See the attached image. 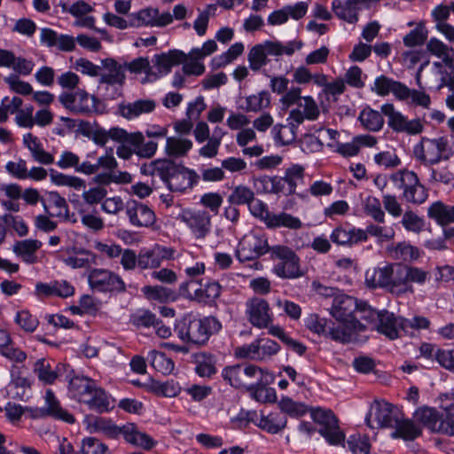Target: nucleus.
Instances as JSON below:
<instances>
[{"mask_svg": "<svg viewBox=\"0 0 454 454\" xmlns=\"http://www.w3.org/2000/svg\"><path fill=\"white\" fill-rule=\"evenodd\" d=\"M239 204H247L251 214L262 220L266 226L268 225L270 219L272 217V213L269 211L267 205L262 200H236Z\"/></svg>", "mask_w": 454, "mask_h": 454, "instance_id": "nucleus-60", "label": "nucleus"}, {"mask_svg": "<svg viewBox=\"0 0 454 454\" xmlns=\"http://www.w3.org/2000/svg\"><path fill=\"white\" fill-rule=\"evenodd\" d=\"M192 147V142L190 139L170 137L166 141V153L169 156H184Z\"/></svg>", "mask_w": 454, "mask_h": 454, "instance_id": "nucleus-52", "label": "nucleus"}, {"mask_svg": "<svg viewBox=\"0 0 454 454\" xmlns=\"http://www.w3.org/2000/svg\"><path fill=\"white\" fill-rule=\"evenodd\" d=\"M177 219L184 223L197 239L205 238L210 231V217L204 211L182 209Z\"/></svg>", "mask_w": 454, "mask_h": 454, "instance_id": "nucleus-15", "label": "nucleus"}, {"mask_svg": "<svg viewBox=\"0 0 454 454\" xmlns=\"http://www.w3.org/2000/svg\"><path fill=\"white\" fill-rule=\"evenodd\" d=\"M11 114H15L14 121L20 128L32 129L35 108L32 105H23L22 98L13 97L8 107Z\"/></svg>", "mask_w": 454, "mask_h": 454, "instance_id": "nucleus-26", "label": "nucleus"}, {"mask_svg": "<svg viewBox=\"0 0 454 454\" xmlns=\"http://www.w3.org/2000/svg\"><path fill=\"white\" fill-rule=\"evenodd\" d=\"M401 411L389 403L375 401L366 416L367 425L372 427H390L393 428L397 423Z\"/></svg>", "mask_w": 454, "mask_h": 454, "instance_id": "nucleus-8", "label": "nucleus"}, {"mask_svg": "<svg viewBox=\"0 0 454 454\" xmlns=\"http://www.w3.org/2000/svg\"><path fill=\"white\" fill-rule=\"evenodd\" d=\"M381 112H378L370 107L364 108L359 114V121L364 129L377 132L380 131L384 125V119Z\"/></svg>", "mask_w": 454, "mask_h": 454, "instance_id": "nucleus-49", "label": "nucleus"}, {"mask_svg": "<svg viewBox=\"0 0 454 454\" xmlns=\"http://www.w3.org/2000/svg\"><path fill=\"white\" fill-rule=\"evenodd\" d=\"M2 195L9 199H38L39 193L35 189H26L22 192L21 187L16 184H4L0 187Z\"/></svg>", "mask_w": 454, "mask_h": 454, "instance_id": "nucleus-57", "label": "nucleus"}, {"mask_svg": "<svg viewBox=\"0 0 454 454\" xmlns=\"http://www.w3.org/2000/svg\"><path fill=\"white\" fill-rule=\"evenodd\" d=\"M278 406L284 414L291 417H300L309 411V408L302 403L294 402L290 397H283L278 403Z\"/></svg>", "mask_w": 454, "mask_h": 454, "instance_id": "nucleus-61", "label": "nucleus"}, {"mask_svg": "<svg viewBox=\"0 0 454 454\" xmlns=\"http://www.w3.org/2000/svg\"><path fill=\"white\" fill-rule=\"evenodd\" d=\"M312 419L320 426L317 432L331 445L343 444L345 434L340 430L338 419L331 410L311 408L309 410Z\"/></svg>", "mask_w": 454, "mask_h": 454, "instance_id": "nucleus-3", "label": "nucleus"}, {"mask_svg": "<svg viewBox=\"0 0 454 454\" xmlns=\"http://www.w3.org/2000/svg\"><path fill=\"white\" fill-rule=\"evenodd\" d=\"M299 125H294V121H288V124H276L272 129V133L277 143L285 145H289L295 139V129Z\"/></svg>", "mask_w": 454, "mask_h": 454, "instance_id": "nucleus-53", "label": "nucleus"}, {"mask_svg": "<svg viewBox=\"0 0 454 454\" xmlns=\"http://www.w3.org/2000/svg\"><path fill=\"white\" fill-rule=\"evenodd\" d=\"M263 380H260L254 385L249 393L251 396L261 403H274L277 400V394L274 388L268 387L269 385L272 381V375L268 373L266 376L262 378Z\"/></svg>", "mask_w": 454, "mask_h": 454, "instance_id": "nucleus-41", "label": "nucleus"}, {"mask_svg": "<svg viewBox=\"0 0 454 454\" xmlns=\"http://www.w3.org/2000/svg\"><path fill=\"white\" fill-rule=\"evenodd\" d=\"M347 442L353 454H370L371 444L366 435L353 434L349 436Z\"/></svg>", "mask_w": 454, "mask_h": 454, "instance_id": "nucleus-64", "label": "nucleus"}, {"mask_svg": "<svg viewBox=\"0 0 454 454\" xmlns=\"http://www.w3.org/2000/svg\"><path fill=\"white\" fill-rule=\"evenodd\" d=\"M108 447L94 437H87L82 441L79 454H106Z\"/></svg>", "mask_w": 454, "mask_h": 454, "instance_id": "nucleus-63", "label": "nucleus"}, {"mask_svg": "<svg viewBox=\"0 0 454 454\" xmlns=\"http://www.w3.org/2000/svg\"><path fill=\"white\" fill-rule=\"evenodd\" d=\"M202 280L203 279L200 281L201 287L196 289L194 292V300L204 303L215 301L221 294V286L215 281H207L202 284Z\"/></svg>", "mask_w": 454, "mask_h": 454, "instance_id": "nucleus-47", "label": "nucleus"}, {"mask_svg": "<svg viewBox=\"0 0 454 454\" xmlns=\"http://www.w3.org/2000/svg\"><path fill=\"white\" fill-rule=\"evenodd\" d=\"M187 54L180 50H170L168 52L157 54L153 62L160 74H168L172 67L182 64L187 59Z\"/></svg>", "mask_w": 454, "mask_h": 454, "instance_id": "nucleus-30", "label": "nucleus"}, {"mask_svg": "<svg viewBox=\"0 0 454 454\" xmlns=\"http://www.w3.org/2000/svg\"><path fill=\"white\" fill-rule=\"evenodd\" d=\"M23 144L35 161L43 165H50L54 162L53 155L43 149L38 137L32 133H27L23 136Z\"/></svg>", "mask_w": 454, "mask_h": 454, "instance_id": "nucleus-33", "label": "nucleus"}, {"mask_svg": "<svg viewBox=\"0 0 454 454\" xmlns=\"http://www.w3.org/2000/svg\"><path fill=\"white\" fill-rule=\"evenodd\" d=\"M59 102L68 110L76 114L90 113L95 107V98L84 90L75 92H63L59 97Z\"/></svg>", "mask_w": 454, "mask_h": 454, "instance_id": "nucleus-14", "label": "nucleus"}, {"mask_svg": "<svg viewBox=\"0 0 454 454\" xmlns=\"http://www.w3.org/2000/svg\"><path fill=\"white\" fill-rule=\"evenodd\" d=\"M332 10L340 20L354 24L358 21V13L364 10L357 0H333Z\"/></svg>", "mask_w": 454, "mask_h": 454, "instance_id": "nucleus-28", "label": "nucleus"}, {"mask_svg": "<svg viewBox=\"0 0 454 454\" xmlns=\"http://www.w3.org/2000/svg\"><path fill=\"white\" fill-rule=\"evenodd\" d=\"M62 262L73 269L86 268L97 263V255L85 250H74V254L62 258Z\"/></svg>", "mask_w": 454, "mask_h": 454, "instance_id": "nucleus-44", "label": "nucleus"}, {"mask_svg": "<svg viewBox=\"0 0 454 454\" xmlns=\"http://www.w3.org/2000/svg\"><path fill=\"white\" fill-rule=\"evenodd\" d=\"M246 315L248 321L257 328H267L272 322L269 303L259 297H253L246 302Z\"/></svg>", "mask_w": 454, "mask_h": 454, "instance_id": "nucleus-13", "label": "nucleus"}, {"mask_svg": "<svg viewBox=\"0 0 454 454\" xmlns=\"http://www.w3.org/2000/svg\"><path fill=\"white\" fill-rule=\"evenodd\" d=\"M428 215L430 218L434 219L438 224L445 226L454 223V206L449 207L437 200L428 208Z\"/></svg>", "mask_w": 454, "mask_h": 454, "instance_id": "nucleus-45", "label": "nucleus"}, {"mask_svg": "<svg viewBox=\"0 0 454 454\" xmlns=\"http://www.w3.org/2000/svg\"><path fill=\"white\" fill-rule=\"evenodd\" d=\"M83 403L89 409L102 413L110 409V396L107 395L103 388L96 385Z\"/></svg>", "mask_w": 454, "mask_h": 454, "instance_id": "nucleus-43", "label": "nucleus"}, {"mask_svg": "<svg viewBox=\"0 0 454 454\" xmlns=\"http://www.w3.org/2000/svg\"><path fill=\"white\" fill-rule=\"evenodd\" d=\"M268 251V242L264 238L247 234L239 241L236 255L240 262H247L254 260Z\"/></svg>", "mask_w": 454, "mask_h": 454, "instance_id": "nucleus-10", "label": "nucleus"}, {"mask_svg": "<svg viewBox=\"0 0 454 454\" xmlns=\"http://www.w3.org/2000/svg\"><path fill=\"white\" fill-rule=\"evenodd\" d=\"M331 240L339 246L352 247L360 242L367 240L366 232L362 229L355 227L346 229L342 226L335 228L331 236Z\"/></svg>", "mask_w": 454, "mask_h": 454, "instance_id": "nucleus-27", "label": "nucleus"}, {"mask_svg": "<svg viewBox=\"0 0 454 454\" xmlns=\"http://www.w3.org/2000/svg\"><path fill=\"white\" fill-rule=\"evenodd\" d=\"M42 247L38 239H24L15 242L12 247L13 253L27 264H34L38 262L37 250Z\"/></svg>", "mask_w": 454, "mask_h": 454, "instance_id": "nucleus-32", "label": "nucleus"}, {"mask_svg": "<svg viewBox=\"0 0 454 454\" xmlns=\"http://www.w3.org/2000/svg\"><path fill=\"white\" fill-rule=\"evenodd\" d=\"M173 168L172 160L168 159H159L144 164L141 167V172L145 175H158L161 179L166 176L168 171Z\"/></svg>", "mask_w": 454, "mask_h": 454, "instance_id": "nucleus-58", "label": "nucleus"}, {"mask_svg": "<svg viewBox=\"0 0 454 454\" xmlns=\"http://www.w3.org/2000/svg\"><path fill=\"white\" fill-rule=\"evenodd\" d=\"M48 216L58 217L62 220L76 222L74 214L70 215L66 200H42Z\"/></svg>", "mask_w": 454, "mask_h": 454, "instance_id": "nucleus-48", "label": "nucleus"}, {"mask_svg": "<svg viewBox=\"0 0 454 454\" xmlns=\"http://www.w3.org/2000/svg\"><path fill=\"white\" fill-rule=\"evenodd\" d=\"M147 359L151 365L163 375L170 374L175 368V364L172 359L162 352L152 350L149 352Z\"/></svg>", "mask_w": 454, "mask_h": 454, "instance_id": "nucleus-51", "label": "nucleus"}, {"mask_svg": "<svg viewBox=\"0 0 454 454\" xmlns=\"http://www.w3.org/2000/svg\"><path fill=\"white\" fill-rule=\"evenodd\" d=\"M380 110L382 114L387 117L388 127L395 132L415 136L424 129V124L420 119L409 120L397 111L393 104H384Z\"/></svg>", "mask_w": 454, "mask_h": 454, "instance_id": "nucleus-7", "label": "nucleus"}, {"mask_svg": "<svg viewBox=\"0 0 454 454\" xmlns=\"http://www.w3.org/2000/svg\"><path fill=\"white\" fill-rule=\"evenodd\" d=\"M126 213L133 225L150 226L154 223L153 211L146 205L137 200H129L126 205Z\"/></svg>", "mask_w": 454, "mask_h": 454, "instance_id": "nucleus-25", "label": "nucleus"}, {"mask_svg": "<svg viewBox=\"0 0 454 454\" xmlns=\"http://www.w3.org/2000/svg\"><path fill=\"white\" fill-rule=\"evenodd\" d=\"M62 365L45 358L38 359L33 366V371L38 380L45 385L53 384L60 375Z\"/></svg>", "mask_w": 454, "mask_h": 454, "instance_id": "nucleus-31", "label": "nucleus"}, {"mask_svg": "<svg viewBox=\"0 0 454 454\" xmlns=\"http://www.w3.org/2000/svg\"><path fill=\"white\" fill-rule=\"evenodd\" d=\"M406 328V322L403 318H397L387 310H381L374 330L384 334L390 340L400 337L401 332Z\"/></svg>", "mask_w": 454, "mask_h": 454, "instance_id": "nucleus-22", "label": "nucleus"}, {"mask_svg": "<svg viewBox=\"0 0 454 454\" xmlns=\"http://www.w3.org/2000/svg\"><path fill=\"white\" fill-rule=\"evenodd\" d=\"M123 437L128 442L146 450L152 449L155 444L150 435L139 431L132 423L123 426Z\"/></svg>", "mask_w": 454, "mask_h": 454, "instance_id": "nucleus-38", "label": "nucleus"}, {"mask_svg": "<svg viewBox=\"0 0 454 454\" xmlns=\"http://www.w3.org/2000/svg\"><path fill=\"white\" fill-rule=\"evenodd\" d=\"M391 264L370 269L365 273V283L369 287L385 288L389 292Z\"/></svg>", "mask_w": 454, "mask_h": 454, "instance_id": "nucleus-36", "label": "nucleus"}, {"mask_svg": "<svg viewBox=\"0 0 454 454\" xmlns=\"http://www.w3.org/2000/svg\"><path fill=\"white\" fill-rule=\"evenodd\" d=\"M391 180L394 185L403 190V195L406 199H414L415 196L427 198L425 188L420 184L417 175L409 170L398 171L392 175Z\"/></svg>", "mask_w": 454, "mask_h": 454, "instance_id": "nucleus-11", "label": "nucleus"}, {"mask_svg": "<svg viewBox=\"0 0 454 454\" xmlns=\"http://www.w3.org/2000/svg\"><path fill=\"white\" fill-rule=\"evenodd\" d=\"M102 64L107 69V73H99V83L108 85L119 84L121 86L126 79L123 67L113 59H106L102 60Z\"/></svg>", "mask_w": 454, "mask_h": 454, "instance_id": "nucleus-34", "label": "nucleus"}, {"mask_svg": "<svg viewBox=\"0 0 454 454\" xmlns=\"http://www.w3.org/2000/svg\"><path fill=\"white\" fill-rule=\"evenodd\" d=\"M287 424V418L282 412H271L268 415L258 414L256 426L269 434H278L282 431Z\"/></svg>", "mask_w": 454, "mask_h": 454, "instance_id": "nucleus-35", "label": "nucleus"}, {"mask_svg": "<svg viewBox=\"0 0 454 454\" xmlns=\"http://www.w3.org/2000/svg\"><path fill=\"white\" fill-rule=\"evenodd\" d=\"M87 280L89 286L99 293L121 294L126 291V285L122 278L107 269H90L87 273Z\"/></svg>", "mask_w": 454, "mask_h": 454, "instance_id": "nucleus-5", "label": "nucleus"}, {"mask_svg": "<svg viewBox=\"0 0 454 454\" xmlns=\"http://www.w3.org/2000/svg\"><path fill=\"white\" fill-rule=\"evenodd\" d=\"M215 5L208 4L204 9H198L199 14L193 22L192 27L199 36L206 35L210 17L215 15Z\"/></svg>", "mask_w": 454, "mask_h": 454, "instance_id": "nucleus-56", "label": "nucleus"}, {"mask_svg": "<svg viewBox=\"0 0 454 454\" xmlns=\"http://www.w3.org/2000/svg\"><path fill=\"white\" fill-rule=\"evenodd\" d=\"M50 178L56 185L69 186L77 191H82L86 188L85 182L82 179L77 176L65 175L53 169H51Z\"/></svg>", "mask_w": 454, "mask_h": 454, "instance_id": "nucleus-54", "label": "nucleus"}, {"mask_svg": "<svg viewBox=\"0 0 454 454\" xmlns=\"http://www.w3.org/2000/svg\"><path fill=\"white\" fill-rule=\"evenodd\" d=\"M303 46L301 41H290L283 43L279 41L267 40L262 43L253 46L247 55L249 67L254 71H259L268 62V56L279 57L282 55L291 56L296 51Z\"/></svg>", "mask_w": 454, "mask_h": 454, "instance_id": "nucleus-1", "label": "nucleus"}, {"mask_svg": "<svg viewBox=\"0 0 454 454\" xmlns=\"http://www.w3.org/2000/svg\"><path fill=\"white\" fill-rule=\"evenodd\" d=\"M372 90L378 96L386 97L392 93L397 99H407L409 88L399 81L386 75L378 76L372 87Z\"/></svg>", "mask_w": 454, "mask_h": 454, "instance_id": "nucleus-21", "label": "nucleus"}, {"mask_svg": "<svg viewBox=\"0 0 454 454\" xmlns=\"http://www.w3.org/2000/svg\"><path fill=\"white\" fill-rule=\"evenodd\" d=\"M268 373L269 372L267 371H264L254 364L243 365L244 388L249 392V390H251L257 382L263 380L262 378Z\"/></svg>", "mask_w": 454, "mask_h": 454, "instance_id": "nucleus-55", "label": "nucleus"}, {"mask_svg": "<svg viewBox=\"0 0 454 454\" xmlns=\"http://www.w3.org/2000/svg\"><path fill=\"white\" fill-rule=\"evenodd\" d=\"M395 430L391 434L393 438H403L407 441H411L417 438L421 434V429L411 419H403L402 413L398 417L397 423L394 427Z\"/></svg>", "mask_w": 454, "mask_h": 454, "instance_id": "nucleus-40", "label": "nucleus"}, {"mask_svg": "<svg viewBox=\"0 0 454 454\" xmlns=\"http://www.w3.org/2000/svg\"><path fill=\"white\" fill-rule=\"evenodd\" d=\"M302 101L299 106L302 107L303 111L298 108L290 111L287 121H294V125L301 124L305 119L315 121L320 114V110L312 97H303Z\"/></svg>", "mask_w": 454, "mask_h": 454, "instance_id": "nucleus-29", "label": "nucleus"}, {"mask_svg": "<svg viewBox=\"0 0 454 454\" xmlns=\"http://www.w3.org/2000/svg\"><path fill=\"white\" fill-rule=\"evenodd\" d=\"M448 139L444 137L437 138L422 137L420 142L413 147V156L417 160L432 165L446 158L448 151Z\"/></svg>", "mask_w": 454, "mask_h": 454, "instance_id": "nucleus-4", "label": "nucleus"}, {"mask_svg": "<svg viewBox=\"0 0 454 454\" xmlns=\"http://www.w3.org/2000/svg\"><path fill=\"white\" fill-rule=\"evenodd\" d=\"M245 103L246 105H240L239 108L247 113H258L270 106V96L268 91L262 90L246 97Z\"/></svg>", "mask_w": 454, "mask_h": 454, "instance_id": "nucleus-46", "label": "nucleus"}, {"mask_svg": "<svg viewBox=\"0 0 454 454\" xmlns=\"http://www.w3.org/2000/svg\"><path fill=\"white\" fill-rule=\"evenodd\" d=\"M257 361L270 359L280 350V346L268 338L257 339Z\"/></svg>", "mask_w": 454, "mask_h": 454, "instance_id": "nucleus-59", "label": "nucleus"}, {"mask_svg": "<svg viewBox=\"0 0 454 454\" xmlns=\"http://www.w3.org/2000/svg\"><path fill=\"white\" fill-rule=\"evenodd\" d=\"M328 337L340 342H350L356 340L358 333L364 332L367 326L359 320L347 322L332 321L330 323Z\"/></svg>", "mask_w": 454, "mask_h": 454, "instance_id": "nucleus-16", "label": "nucleus"}, {"mask_svg": "<svg viewBox=\"0 0 454 454\" xmlns=\"http://www.w3.org/2000/svg\"><path fill=\"white\" fill-rule=\"evenodd\" d=\"M267 227L271 229L284 227L290 230H299L302 227V223L298 217L286 212H280L272 215Z\"/></svg>", "mask_w": 454, "mask_h": 454, "instance_id": "nucleus-50", "label": "nucleus"}, {"mask_svg": "<svg viewBox=\"0 0 454 454\" xmlns=\"http://www.w3.org/2000/svg\"><path fill=\"white\" fill-rule=\"evenodd\" d=\"M433 67L440 77L437 90L447 87L450 91L454 90V59L448 62H434Z\"/></svg>", "mask_w": 454, "mask_h": 454, "instance_id": "nucleus-42", "label": "nucleus"}, {"mask_svg": "<svg viewBox=\"0 0 454 454\" xmlns=\"http://www.w3.org/2000/svg\"><path fill=\"white\" fill-rule=\"evenodd\" d=\"M358 304L356 299L346 294H340L333 300L331 315L336 321L340 322L358 320L356 315Z\"/></svg>", "mask_w": 454, "mask_h": 454, "instance_id": "nucleus-20", "label": "nucleus"}, {"mask_svg": "<svg viewBox=\"0 0 454 454\" xmlns=\"http://www.w3.org/2000/svg\"><path fill=\"white\" fill-rule=\"evenodd\" d=\"M414 418L433 432L442 434L452 432V427L447 423V409L444 414L440 415L434 409L419 408L415 411Z\"/></svg>", "mask_w": 454, "mask_h": 454, "instance_id": "nucleus-17", "label": "nucleus"}, {"mask_svg": "<svg viewBox=\"0 0 454 454\" xmlns=\"http://www.w3.org/2000/svg\"><path fill=\"white\" fill-rule=\"evenodd\" d=\"M222 376L225 381L236 388L244 387L243 382V365L235 364L225 367L222 372Z\"/></svg>", "mask_w": 454, "mask_h": 454, "instance_id": "nucleus-62", "label": "nucleus"}, {"mask_svg": "<svg viewBox=\"0 0 454 454\" xmlns=\"http://www.w3.org/2000/svg\"><path fill=\"white\" fill-rule=\"evenodd\" d=\"M174 250L160 245L151 249H142L138 254L137 266L142 270L156 269L163 260L173 258Z\"/></svg>", "mask_w": 454, "mask_h": 454, "instance_id": "nucleus-19", "label": "nucleus"}, {"mask_svg": "<svg viewBox=\"0 0 454 454\" xmlns=\"http://www.w3.org/2000/svg\"><path fill=\"white\" fill-rule=\"evenodd\" d=\"M146 388L156 395L168 398L177 396L182 390L179 383L174 380L160 381L152 379L146 383Z\"/></svg>", "mask_w": 454, "mask_h": 454, "instance_id": "nucleus-37", "label": "nucleus"}, {"mask_svg": "<svg viewBox=\"0 0 454 454\" xmlns=\"http://www.w3.org/2000/svg\"><path fill=\"white\" fill-rule=\"evenodd\" d=\"M156 102L150 98H141L133 102H122L118 105L117 113L126 120L138 118L154 111Z\"/></svg>", "mask_w": 454, "mask_h": 454, "instance_id": "nucleus-23", "label": "nucleus"}, {"mask_svg": "<svg viewBox=\"0 0 454 454\" xmlns=\"http://www.w3.org/2000/svg\"><path fill=\"white\" fill-rule=\"evenodd\" d=\"M271 255L279 262L274 265L273 272L282 278H296L302 276L299 258L287 247L275 246L270 249Z\"/></svg>", "mask_w": 454, "mask_h": 454, "instance_id": "nucleus-6", "label": "nucleus"}, {"mask_svg": "<svg viewBox=\"0 0 454 454\" xmlns=\"http://www.w3.org/2000/svg\"><path fill=\"white\" fill-rule=\"evenodd\" d=\"M389 292L397 296L414 293L413 286L408 283L406 264H391Z\"/></svg>", "mask_w": 454, "mask_h": 454, "instance_id": "nucleus-24", "label": "nucleus"}, {"mask_svg": "<svg viewBox=\"0 0 454 454\" xmlns=\"http://www.w3.org/2000/svg\"><path fill=\"white\" fill-rule=\"evenodd\" d=\"M96 385L94 380L87 377L74 376L69 380V391L73 397L84 403Z\"/></svg>", "mask_w": 454, "mask_h": 454, "instance_id": "nucleus-39", "label": "nucleus"}, {"mask_svg": "<svg viewBox=\"0 0 454 454\" xmlns=\"http://www.w3.org/2000/svg\"><path fill=\"white\" fill-rule=\"evenodd\" d=\"M222 329V324L215 317L192 318L176 327L177 334L183 340L197 345L205 344L212 334Z\"/></svg>", "mask_w": 454, "mask_h": 454, "instance_id": "nucleus-2", "label": "nucleus"}, {"mask_svg": "<svg viewBox=\"0 0 454 454\" xmlns=\"http://www.w3.org/2000/svg\"><path fill=\"white\" fill-rule=\"evenodd\" d=\"M45 404L42 408L35 410L33 417L43 418V417H52L56 419L73 424L74 418L72 414L62 409L59 402L56 398L54 393L51 389H47L45 392Z\"/></svg>", "mask_w": 454, "mask_h": 454, "instance_id": "nucleus-18", "label": "nucleus"}, {"mask_svg": "<svg viewBox=\"0 0 454 454\" xmlns=\"http://www.w3.org/2000/svg\"><path fill=\"white\" fill-rule=\"evenodd\" d=\"M173 22L170 12L160 13L158 9L146 8L129 15L130 27H162Z\"/></svg>", "mask_w": 454, "mask_h": 454, "instance_id": "nucleus-12", "label": "nucleus"}, {"mask_svg": "<svg viewBox=\"0 0 454 454\" xmlns=\"http://www.w3.org/2000/svg\"><path fill=\"white\" fill-rule=\"evenodd\" d=\"M172 166L171 170L168 171L162 178V181L171 192H184L197 183L199 176L193 170L176 164L173 160Z\"/></svg>", "mask_w": 454, "mask_h": 454, "instance_id": "nucleus-9", "label": "nucleus"}]
</instances>
